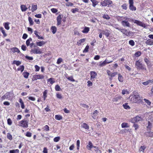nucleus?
<instances>
[{"mask_svg": "<svg viewBox=\"0 0 153 153\" xmlns=\"http://www.w3.org/2000/svg\"><path fill=\"white\" fill-rule=\"evenodd\" d=\"M51 30L53 34H55L56 32L57 29L55 26H52L51 28Z\"/></svg>", "mask_w": 153, "mask_h": 153, "instance_id": "37", "label": "nucleus"}, {"mask_svg": "<svg viewBox=\"0 0 153 153\" xmlns=\"http://www.w3.org/2000/svg\"><path fill=\"white\" fill-rule=\"evenodd\" d=\"M60 137H56L53 139V141L54 142H57L60 140Z\"/></svg>", "mask_w": 153, "mask_h": 153, "instance_id": "55", "label": "nucleus"}, {"mask_svg": "<svg viewBox=\"0 0 153 153\" xmlns=\"http://www.w3.org/2000/svg\"><path fill=\"white\" fill-rule=\"evenodd\" d=\"M19 126L24 128H27L28 126V121L25 119L20 121L19 123Z\"/></svg>", "mask_w": 153, "mask_h": 153, "instance_id": "4", "label": "nucleus"}, {"mask_svg": "<svg viewBox=\"0 0 153 153\" xmlns=\"http://www.w3.org/2000/svg\"><path fill=\"white\" fill-rule=\"evenodd\" d=\"M135 65L137 70L145 71L147 70L146 65L142 63V60L140 59L136 61Z\"/></svg>", "mask_w": 153, "mask_h": 153, "instance_id": "2", "label": "nucleus"}, {"mask_svg": "<svg viewBox=\"0 0 153 153\" xmlns=\"http://www.w3.org/2000/svg\"><path fill=\"white\" fill-rule=\"evenodd\" d=\"M65 5L67 7H71L73 6V4L71 2H68L67 3L65 4Z\"/></svg>", "mask_w": 153, "mask_h": 153, "instance_id": "61", "label": "nucleus"}, {"mask_svg": "<svg viewBox=\"0 0 153 153\" xmlns=\"http://www.w3.org/2000/svg\"><path fill=\"white\" fill-rule=\"evenodd\" d=\"M32 135V133L30 131H28L26 132L25 135L27 137H31Z\"/></svg>", "mask_w": 153, "mask_h": 153, "instance_id": "51", "label": "nucleus"}, {"mask_svg": "<svg viewBox=\"0 0 153 153\" xmlns=\"http://www.w3.org/2000/svg\"><path fill=\"white\" fill-rule=\"evenodd\" d=\"M128 2L129 4V9L132 11H135L136 10V7L134 5V2L133 0H129Z\"/></svg>", "mask_w": 153, "mask_h": 153, "instance_id": "5", "label": "nucleus"}, {"mask_svg": "<svg viewBox=\"0 0 153 153\" xmlns=\"http://www.w3.org/2000/svg\"><path fill=\"white\" fill-rule=\"evenodd\" d=\"M9 22H5L3 23V25L5 29L9 30L10 29V27L9 26Z\"/></svg>", "mask_w": 153, "mask_h": 153, "instance_id": "29", "label": "nucleus"}, {"mask_svg": "<svg viewBox=\"0 0 153 153\" xmlns=\"http://www.w3.org/2000/svg\"><path fill=\"white\" fill-rule=\"evenodd\" d=\"M62 61L63 60L61 58H59L57 59L56 63L58 64H59L61 63Z\"/></svg>", "mask_w": 153, "mask_h": 153, "instance_id": "58", "label": "nucleus"}, {"mask_svg": "<svg viewBox=\"0 0 153 153\" xmlns=\"http://www.w3.org/2000/svg\"><path fill=\"white\" fill-rule=\"evenodd\" d=\"M46 42L44 41H42L39 42H36V45L39 46H42L43 45L45 44Z\"/></svg>", "mask_w": 153, "mask_h": 153, "instance_id": "23", "label": "nucleus"}, {"mask_svg": "<svg viewBox=\"0 0 153 153\" xmlns=\"http://www.w3.org/2000/svg\"><path fill=\"white\" fill-rule=\"evenodd\" d=\"M141 52L140 51H138L135 52L134 55L136 57H139L140 56L141 54Z\"/></svg>", "mask_w": 153, "mask_h": 153, "instance_id": "41", "label": "nucleus"}, {"mask_svg": "<svg viewBox=\"0 0 153 153\" xmlns=\"http://www.w3.org/2000/svg\"><path fill=\"white\" fill-rule=\"evenodd\" d=\"M131 21L134 23L137 24V25L141 26L145 28L146 27V25L145 24L139 21L131 19Z\"/></svg>", "mask_w": 153, "mask_h": 153, "instance_id": "6", "label": "nucleus"}, {"mask_svg": "<svg viewBox=\"0 0 153 153\" xmlns=\"http://www.w3.org/2000/svg\"><path fill=\"white\" fill-rule=\"evenodd\" d=\"M44 131H48L49 130V127L48 125H46L44 127Z\"/></svg>", "mask_w": 153, "mask_h": 153, "instance_id": "53", "label": "nucleus"}, {"mask_svg": "<svg viewBox=\"0 0 153 153\" xmlns=\"http://www.w3.org/2000/svg\"><path fill=\"white\" fill-rule=\"evenodd\" d=\"M118 21H121L124 19L123 18V16H117L116 17ZM128 18L127 17H125L124 19H125L126 20H127V19Z\"/></svg>", "mask_w": 153, "mask_h": 153, "instance_id": "40", "label": "nucleus"}, {"mask_svg": "<svg viewBox=\"0 0 153 153\" xmlns=\"http://www.w3.org/2000/svg\"><path fill=\"white\" fill-rule=\"evenodd\" d=\"M56 97L58 99H61L62 98V95L58 93L56 94Z\"/></svg>", "mask_w": 153, "mask_h": 153, "instance_id": "60", "label": "nucleus"}, {"mask_svg": "<svg viewBox=\"0 0 153 153\" xmlns=\"http://www.w3.org/2000/svg\"><path fill=\"white\" fill-rule=\"evenodd\" d=\"M7 138L10 140H11L13 139L12 136L9 133L7 134Z\"/></svg>", "mask_w": 153, "mask_h": 153, "instance_id": "48", "label": "nucleus"}, {"mask_svg": "<svg viewBox=\"0 0 153 153\" xmlns=\"http://www.w3.org/2000/svg\"><path fill=\"white\" fill-rule=\"evenodd\" d=\"M37 8V6L36 5H33L32 6V11L33 12L36 10Z\"/></svg>", "mask_w": 153, "mask_h": 153, "instance_id": "39", "label": "nucleus"}, {"mask_svg": "<svg viewBox=\"0 0 153 153\" xmlns=\"http://www.w3.org/2000/svg\"><path fill=\"white\" fill-rule=\"evenodd\" d=\"M51 11L53 13H56L58 12L57 9L55 8H52L51 9Z\"/></svg>", "mask_w": 153, "mask_h": 153, "instance_id": "62", "label": "nucleus"}, {"mask_svg": "<svg viewBox=\"0 0 153 153\" xmlns=\"http://www.w3.org/2000/svg\"><path fill=\"white\" fill-rule=\"evenodd\" d=\"M0 30L2 32L4 37H6L7 36V34L5 33L4 30L2 27H0Z\"/></svg>", "mask_w": 153, "mask_h": 153, "instance_id": "36", "label": "nucleus"}, {"mask_svg": "<svg viewBox=\"0 0 153 153\" xmlns=\"http://www.w3.org/2000/svg\"><path fill=\"white\" fill-rule=\"evenodd\" d=\"M121 24L124 27H130V23L128 21H122L121 22Z\"/></svg>", "mask_w": 153, "mask_h": 153, "instance_id": "14", "label": "nucleus"}, {"mask_svg": "<svg viewBox=\"0 0 153 153\" xmlns=\"http://www.w3.org/2000/svg\"><path fill=\"white\" fill-rule=\"evenodd\" d=\"M30 52L34 54H40L42 53V51L39 47H36L31 49Z\"/></svg>", "mask_w": 153, "mask_h": 153, "instance_id": "7", "label": "nucleus"}, {"mask_svg": "<svg viewBox=\"0 0 153 153\" xmlns=\"http://www.w3.org/2000/svg\"><path fill=\"white\" fill-rule=\"evenodd\" d=\"M47 83L52 85L55 82L54 79L53 78H51L47 80Z\"/></svg>", "mask_w": 153, "mask_h": 153, "instance_id": "16", "label": "nucleus"}, {"mask_svg": "<svg viewBox=\"0 0 153 153\" xmlns=\"http://www.w3.org/2000/svg\"><path fill=\"white\" fill-rule=\"evenodd\" d=\"M25 68L24 66L23 65H20L19 67L17 69V71H20L22 72L24 70Z\"/></svg>", "mask_w": 153, "mask_h": 153, "instance_id": "33", "label": "nucleus"}, {"mask_svg": "<svg viewBox=\"0 0 153 153\" xmlns=\"http://www.w3.org/2000/svg\"><path fill=\"white\" fill-rule=\"evenodd\" d=\"M21 8L22 11L25 12L26 11L27 9V8L25 5H21Z\"/></svg>", "mask_w": 153, "mask_h": 153, "instance_id": "26", "label": "nucleus"}, {"mask_svg": "<svg viewBox=\"0 0 153 153\" xmlns=\"http://www.w3.org/2000/svg\"><path fill=\"white\" fill-rule=\"evenodd\" d=\"M93 147V144L91 141H89L88 145L86 146L88 150H91Z\"/></svg>", "mask_w": 153, "mask_h": 153, "instance_id": "18", "label": "nucleus"}, {"mask_svg": "<svg viewBox=\"0 0 153 153\" xmlns=\"http://www.w3.org/2000/svg\"><path fill=\"white\" fill-rule=\"evenodd\" d=\"M117 29L121 32L123 34L128 36H132L134 33L128 31L126 29L117 28Z\"/></svg>", "mask_w": 153, "mask_h": 153, "instance_id": "3", "label": "nucleus"}, {"mask_svg": "<svg viewBox=\"0 0 153 153\" xmlns=\"http://www.w3.org/2000/svg\"><path fill=\"white\" fill-rule=\"evenodd\" d=\"M144 60L148 67L151 65V62L149 61V58L146 57L145 58Z\"/></svg>", "mask_w": 153, "mask_h": 153, "instance_id": "22", "label": "nucleus"}, {"mask_svg": "<svg viewBox=\"0 0 153 153\" xmlns=\"http://www.w3.org/2000/svg\"><path fill=\"white\" fill-rule=\"evenodd\" d=\"M82 126L86 129H89V126L86 123H83L82 124Z\"/></svg>", "mask_w": 153, "mask_h": 153, "instance_id": "32", "label": "nucleus"}, {"mask_svg": "<svg viewBox=\"0 0 153 153\" xmlns=\"http://www.w3.org/2000/svg\"><path fill=\"white\" fill-rule=\"evenodd\" d=\"M19 102L21 104V108L22 109H24L25 108V106L22 99L20 98L19 100Z\"/></svg>", "mask_w": 153, "mask_h": 153, "instance_id": "27", "label": "nucleus"}, {"mask_svg": "<svg viewBox=\"0 0 153 153\" xmlns=\"http://www.w3.org/2000/svg\"><path fill=\"white\" fill-rule=\"evenodd\" d=\"M148 134L147 136L149 137H153V132L149 131L147 132Z\"/></svg>", "mask_w": 153, "mask_h": 153, "instance_id": "64", "label": "nucleus"}, {"mask_svg": "<svg viewBox=\"0 0 153 153\" xmlns=\"http://www.w3.org/2000/svg\"><path fill=\"white\" fill-rule=\"evenodd\" d=\"M32 41V39L31 38H30L28 39L26 41V45L27 46L29 45L30 44V42Z\"/></svg>", "mask_w": 153, "mask_h": 153, "instance_id": "47", "label": "nucleus"}, {"mask_svg": "<svg viewBox=\"0 0 153 153\" xmlns=\"http://www.w3.org/2000/svg\"><path fill=\"white\" fill-rule=\"evenodd\" d=\"M63 16L60 14L57 17L56 20L57 21V25L58 26L61 24L62 16Z\"/></svg>", "mask_w": 153, "mask_h": 153, "instance_id": "12", "label": "nucleus"}, {"mask_svg": "<svg viewBox=\"0 0 153 153\" xmlns=\"http://www.w3.org/2000/svg\"><path fill=\"white\" fill-rule=\"evenodd\" d=\"M121 126L122 128H128L129 127V126L128 124L127 123H123L121 124Z\"/></svg>", "mask_w": 153, "mask_h": 153, "instance_id": "34", "label": "nucleus"}, {"mask_svg": "<svg viewBox=\"0 0 153 153\" xmlns=\"http://www.w3.org/2000/svg\"><path fill=\"white\" fill-rule=\"evenodd\" d=\"M118 79L120 82H122L123 81V78L120 74H119Z\"/></svg>", "mask_w": 153, "mask_h": 153, "instance_id": "44", "label": "nucleus"}, {"mask_svg": "<svg viewBox=\"0 0 153 153\" xmlns=\"http://www.w3.org/2000/svg\"><path fill=\"white\" fill-rule=\"evenodd\" d=\"M12 64H16V65L19 66L21 64V62L19 61L13 60Z\"/></svg>", "mask_w": 153, "mask_h": 153, "instance_id": "30", "label": "nucleus"}, {"mask_svg": "<svg viewBox=\"0 0 153 153\" xmlns=\"http://www.w3.org/2000/svg\"><path fill=\"white\" fill-rule=\"evenodd\" d=\"M69 80L72 82H75V80L73 79V76H71L70 77H66Z\"/></svg>", "mask_w": 153, "mask_h": 153, "instance_id": "50", "label": "nucleus"}, {"mask_svg": "<svg viewBox=\"0 0 153 153\" xmlns=\"http://www.w3.org/2000/svg\"><path fill=\"white\" fill-rule=\"evenodd\" d=\"M98 113V112L97 110H95L94 111L92 116V117L93 119H95L96 118V117Z\"/></svg>", "mask_w": 153, "mask_h": 153, "instance_id": "31", "label": "nucleus"}, {"mask_svg": "<svg viewBox=\"0 0 153 153\" xmlns=\"http://www.w3.org/2000/svg\"><path fill=\"white\" fill-rule=\"evenodd\" d=\"M112 61H109L106 59L103 62H101L99 64V66L100 67H103L105 65L107 64H108L112 62Z\"/></svg>", "mask_w": 153, "mask_h": 153, "instance_id": "11", "label": "nucleus"}, {"mask_svg": "<svg viewBox=\"0 0 153 153\" xmlns=\"http://www.w3.org/2000/svg\"><path fill=\"white\" fill-rule=\"evenodd\" d=\"M86 38L81 39L77 42L76 44L78 46H80L82 43L84 42Z\"/></svg>", "mask_w": 153, "mask_h": 153, "instance_id": "19", "label": "nucleus"}, {"mask_svg": "<svg viewBox=\"0 0 153 153\" xmlns=\"http://www.w3.org/2000/svg\"><path fill=\"white\" fill-rule=\"evenodd\" d=\"M7 99L9 100L11 96L13 97V94L12 92H7L5 94Z\"/></svg>", "mask_w": 153, "mask_h": 153, "instance_id": "15", "label": "nucleus"}, {"mask_svg": "<svg viewBox=\"0 0 153 153\" xmlns=\"http://www.w3.org/2000/svg\"><path fill=\"white\" fill-rule=\"evenodd\" d=\"M44 78V76L42 74H35L33 76L32 81H34L38 79H42Z\"/></svg>", "mask_w": 153, "mask_h": 153, "instance_id": "9", "label": "nucleus"}, {"mask_svg": "<svg viewBox=\"0 0 153 153\" xmlns=\"http://www.w3.org/2000/svg\"><path fill=\"white\" fill-rule=\"evenodd\" d=\"M35 68V71L36 72L40 70V67L38 65H36L34 66Z\"/></svg>", "mask_w": 153, "mask_h": 153, "instance_id": "63", "label": "nucleus"}, {"mask_svg": "<svg viewBox=\"0 0 153 153\" xmlns=\"http://www.w3.org/2000/svg\"><path fill=\"white\" fill-rule=\"evenodd\" d=\"M127 5L126 4H123L121 6V7L123 10H126L127 8Z\"/></svg>", "mask_w": 153, "mask_h": 153, "instance_id": "54", "label": "nucleus"}, {"mask_svg": "<svg viewBox=\"0 0 153 153\" xmlns=\"http://www.w3.org/2000/svg\"><path fill=\"white\" fill-rule=\"evenodd\" d=\"M90 30V28L88 27H85L84 29L82 31V32L84 33H87Z\"/></svg>", "mask_w": 153, "mask_h": 153, "instance_id": "17", "label": "nucleus"}, {"mask_svg": "<svg viewBox=\"0 0 153 153\" xmlns=\"http://www.w3.org/2000/svg\"><path fill=\"white\" fill-rule=\"evenodd\" d=\"M79 9L77 8H75L74 9H72L71 10V11L72 13H74L76 12H78L79 11Z\"/></svg>", "mask_w": 153, "mask_h": 153, "instance_id": "57", "label": "nucleus"}, {"mask_svg": "<svg viewBox=\"0 0 153 153\" xmlns=\"http://www.w3.org/2000/svg\"><path fill=\"white\" fill-rule=\"evenodd\" d=\"M141 118L140 117L137 116L136 117L133 118L131 119V122L133 123H135L141 120Z\"/></svg>", "mask_w": 153, "mask_h": 153, "instance_id": "10", "label": "nucleus"}, {"mask_svg": "<svg viewBox=\"0 0 153 153\" xmlns=\"http://www.w3.org/2000/svg\"><path fill=\"white\" fill-rule=\"evenodd\" d=\"M28 21L29 24L30 25H33V22L32 19L30 17H28Z\"/></svg>", "mask_w": 153, "mask_h": 153, "instance_id": "49", "label": "nucleus"}, {"mask_svg": "<svg viewBox=\"0 0 153 153\" xmlns=\"http://www.w3.org/2000/svg\"><path fill=\"white\" fill-rule=\"evenodd\" d=\"M118 73L117 72H116L113 73H112L111 74V77H109V79L110 80H112V77H114L115 76L117 75Z\"/></svg>", "mask_w": 153, "mask_h": 153, "instance_id": "35", "label": "nucleus"}, {"mask_svg": "<svg viewBox=\"0 0 153 153\" xmlns=\"http://www.w3.org/2000/svg\"><path fill=\"white\" fill-rule=\"evenodd\" d=\"M112 4V2L110 0H104L101 2V4L103 7H105L107 5L108 6Z\"/></svg>", "mask_w": 153, "mask_h": 153, "instance_id": "8", "label": "nucleus"}, {"mask_svg": "<svg viewBox=\"0 0 153 153\" xmlns=\"http://www.w3.org/2000/svg\"><path fill=\"white\" fill-rule=\"evenodd\" d=\"M129 44L132 46H133L135 45L134 42L132 40H130L129 41Z\"/></svg>", "mask_w": 153, "mask_h": 153, "instance_id": "59", "label": "nucleus"}, {"mask_svg": "<svg viewBox=\"0 0 153 153\" xmlns=\"http://www.w3.org/2000/svg\"><path fill=\"white\" fill-rule=\"evenodd\" d=\"M24 77L26 79H27L30 74L29 73L27 72H24L22 74Z\"/></svg>", "mask_w": 153, "mask_h": 153, "instance_id": "28", "label": "nucleus"}, {"mask_svg": "<svg viewBox=\"0 0 153 153\" xmlns=\"http://www.w3.org/2000/svg\"><path fill=\"white\" fill-rule=\"evenodd\" d=\"M48 91L47 90H45L43 92V95L42 96V98L43 99V100L44 101L45 100L46 98L47 97V94L48 93Z\"/></svg>", "mask_w": 153, "mask_h": 153, "instance_id": "20", "label": "nucleus"}, {"mask_svg": "<svg viewBox=\"0 0 153 153\" xmlns=\"http://www.w3.org/2000/svg\"><path fill=\"white\" fill-rule=\"evenodd\" d=\"M122 98V97L120 96H118L114 98L113 100L114 102H117L119 101Z\"/></svg>", "mask_w": 153, "mask_h": 153, "instance_id": "25", "label": "nucleus"}, {"mask_svg": "<svg viewBox=\"0 0 153 153\" xmlns=\"http://www.w3.org/2000/svg\"><path fill=\"white\" fill-rule=\"evenodd\" d=\"M130 101L132 103H139L141 102L140 97L138 93L134 91L129 97Z\"/></svg>", "mask_w": 153, "mask_h": 153, "instance_id": "1", "label": "nucleus"}, {"mask_svg": "<svg viewBox=\"0 0 153 153\" xmlns=\"http://www.w3.org/2000/svg\"><path fill=\"white\" fill-rule=\"evenodd\" d=\"M13 51L14 52H17L18 53L20 52V51L17 48H12Z\"/></svg>", "mask_w": 153, "mask_h": 153, "instance_id": "56", "label": "nucleus"}, {"mask_svg": "<svg viewBox=\"0 0 153 153\" xmlns=\"http://www.w3.org/2000/svg\"><path fill=\"white\" fill-rule=\"evenodd\" d=\"M146 44L150 45H153V40H152L150 39H147L146 42Z\"/></svg>", "mask_w": 153, "mask_h": 153, "instance_id": "21", "label": "nucleus"}, {"mask_svg": "<svg viewBox=\"0 0 153 153\" xmlns=\"http://www.w3.org/2000/svg\"><path fill=\"white\" fill-rule=\"evenodd\" d=\"M92 2V6L95 7L96 5H97L99 3L98 1H97V0H90Z\"/></svg>", "mask_w": 153, "mask_h": 153, "instance_id": "24", "label": "nucleus"}, {"mask_svg": "<svg viewBox=\"0 0 153 153\" xmlns=\"http://www.w3.org/2000/svg\"><path fill=\"white\" fill-rule=\"evenodd\" d=\"M146 148V147L144 146H141L139 149V151L143 152Z\"/></svg>", "mask_w": 153, "mask_h": 153, "instance_id": "52", "label": "nucleus"}, {"mask_svg": "<svg viewBox=\"0 0 153 153\" xmlns=\"http://www.w3.org/2000/svg\"><path fill=\"white\" fill-rule=\"evenodd\" d=\"M90 74L91 75V80H92V79H94V78H96L97 75V73L93 71H91L90 73Z\"/></svg>", "mask_w": 153, "mask_h": 153, "instance_id": "13", "label": "nucleus"}, {"mask_svg": "<svg viewBox=\"0 0 153 153\" xmlns=\"http://www.w3.org/2000/svg\"><path fill=\"white\" fill-rule=\"evenodd\" d=\"M123 106L125 109H129L130 108L129 106L128 105V103H125L123 104Z\"/></svg>", "mask_w": 153, "mask_h": 153, "instance_id": "43", "label": "nucleus"}, {"mask_svg": "<svg viewBox=\"0 0 153 153\" xmlns=\"http://www.w3.org/2000/svg\"><path fill=\"white\" fill-rule=\"evenodd\" d=\"M55 88L56 91H59L61 90L60 86L58 85H55Z\"/></svg>", "mask_w": 153, "mask_h": 153, "instance_id": "46", "label": "nucleus"}, {"mask_svg": "<svg viewBox=\"0 0 153 153\" xmlns=\"http://www.w3.org/2000/svg\"><path fill=\"white\" fill-rule=\"evenodd\" d=\"M10 153H19V150L18 149L10 150L9 151Z\"/></svg>", "mask_w": 153, "mask_h": 153, "instance_id": "45", "label": "nucleus"}, {"mask_svg": "<svg viewBox=\"0 0 153 153\" xmlns=\"http://www.w3.org/2000/svg\"><path fill=\"white\" fill-rule=\"evenodd\" d=\"M102 32H103V34L105 35L106 37H108L109 36L110 33H109L108 30H107L106 31L104 30H102Z\"/></svg>", "mask_w": 153, "mask_h": 153, "instance_id": "38", "label": "nucleus"}, {"mask_svg": "<svg viewBox=\"0 0 153 153\" xmlns=\"http://www.w3.org/2000/svg\"><path fill=\"white\" fill-rule=\"evenodd\" d=\"M55 119L58 120H60L62 119V117L60 115H56L55 116Z\"/></svg>", "mask_w": 153, "mask_h": 153, "instance_id": "42", "label": "nucleus"}]
</instances>
